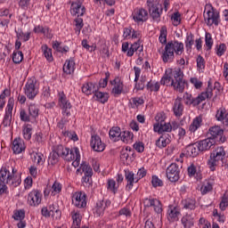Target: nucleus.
I'll use <instances>...</instances> for the list:
<instances>
[{
    "label": "nucleus",
    "mask_w": 228,
    "mask_h": 228,
    "mask_svg": "<svg viewBox=\"0 0 228 228\" xmlns=\"http://www.w3.org/2000/svg\"><path fill=\"white\" fill-rule=\"evenodd\" d=\"M184 51V44L179 41H170L168 42L164 49L163 54H162V60L164 63H170L174 61V58L175 56L174 53L177 54L178 56H181Z\"/></svg>",
    "instance_id": "nucleus-1"
},
{
    "label": "nucleus",
    "mask_w": 228,
    "mask_h": 228,
    "mask_svg": "<svg viewBox=\"0 0 228 228\" xmlns=\"http://www.w3.org/2000/svg\"><path fill=\"white\" fill-rule=\"evenodd\" d=\"M22 183L20 178H17L12 175L10 169L6 167H3L0 169V193H8V186L6 184H12L14 187L19 186Z\"/></svg>",
    "instance_id": "nucleus-2"
},
{
    "label": "nucleus",
    "mask_w": 228,
    "mask_h": 228,
    "mask_svg": "<svg viewBox=\"0 0 228 228\" xmlns=\"http://www.w3.org/2000/svg\"><path fill=\"white\" fill-rule=\"evenodd\" d=\"M169 75L171 76L172 79L171 86H173L175 92L183 94L186 86V80H184V73L183 70H181V68L169 69Z\"/></svg>",
    "instance_id": "nucleus-3"
},
{
    "label": "nucleus",
    "mask_w": 228,
    "mask_h": 228,
    "mask_svg": "<svg viewBox=\"0 0 228 228\" xmlns=\"http://www.w3.org/2000/svg\"><path fill=\"white\" fill-rule=\"evenodd\" d=\"M225 158V150L224 147H217L215 151L210 153L209 159L208 160V167L212 172H215L216 167L222 159Z\"/></svg>",
    "instance_id": "nucleus-4"
},
{
    "label": "nucleus",
    "mask_w": 228,
    "mask_h": 228,
    "mask_svg": "<svg viewBox=\"0 0 228 228\" xmlns=\"http://www.w3.org/2000/svg\"><path fill=\"white\" fill-rule=\"evenodd\" d=\"M205 12H207V15H204L205 22L208 26H218L220 22V12L213 7L211 4H207L205 5Z\"/></svg>",
    "instance_id": "nucleus-5"
},
{
    "label": "nucleus",
    "mask_w": 228,
    "mask_h": 228,
    "mask_svg": "<svg viewBox=\"0 0 228 228\" xmlns=\"http://www.w3.org/2000/svg\"><path fill=\"white\" fill-rule=\"evenodd\" d=\"M25 95L28 99H35L38 95V86L37 85V78L32 77L28 79L24 87Z\"/></svg>",
    "instance_id": "nucleus-6"
},
{
    "label": "nucleus",
    "mask_w": 228,
    "mask_h": 228,
    "mask_svg": "<svg viewBox=\"0 0 228 228\" xmlns=\"http://www.w3.org/2000/svg\"><path fill=\"white\" fill-rule=\"evenodd\" d=\"M147 4L149 7V12L151 17H152L153 20H157L159 22V19H161V13H163V7L158 2L147 1Z\"/></svg>",
    "instance_id": "nucleus-7"
},
{
    "label": "nucleus",
    "mask_w": 228,
    "mask_h": 228,
    "mask_svg": "<svg viewBox=\"0 0 228 228\" xmlns=\"http://www.w3.org/2000/svg\"><path fill=\"white\" fill-rule=\"evenodd\" d=\"M59 104L62 110V115L64 118L70 117V110L72 109V104L67 100V96L64 93H59Z\"/></svg>",
    "instance_id": "nucleus-8"
},
{
    "label": "nucleus",
    "mask_w": 228,
    "mask_h": 228,
    "mask_svg": "<svg viewBox=\"0 0 228 228\" xmlns=\"http://www.w3.org/2000/svg\"><path fill=\"white\" fill-rule=\"evenodd\" d=\"M181 170L179 169V166L175 163H172L167 168V177L171 183H177L180 179Z\"/></svg>",
    "instance_id": "nucleus-9"
},
{
    "label": "nucleus",
    "mask_w": 228,
    "mask_h": 228,
    "mask_svg": "<svg viewBox=\"0 0 228 228\" xmlns=\"http://www.w3.org/2000/svg\"><path fill=\"white\" fill-rule=\"evenodd\" d=\"M13 106H15V100L13 98H10L7 103V107L5 110V115L3 120L4 127H8L12 124V113L13 111Z\"/></svg>",
    "instance_id": "nucleus-10"
},
{
    "label": "nucleus",
    "mask_w": 228,
    "mask_h": 228,
    "mask_svg": "<svg viewBox=\"0 0 228 228\" xmlns=\"http://www.w3.org/2000/svg\"><path fill=\"white\" fill-rule=\"evenodd\" d=\"M209 134L210 136L208 138L215 140L216 143L217 142H221V143L225 142V137H224V130L218 126L210 127Z\"/></svg>",
    "instance_id": "nucleus-11"
},
{
    "label": "nucleus",
    "mask_w": 228,
    "mask_h": 228,
    "mask_svg": "<svg viewBox=\"0 0 228 228\" xmlns=\"http://www.w3.org/2000/svg\"><path fill=\"white\" fill-rule=\"evenodd\" d=\"M58 153L59 157L63 158V159H66V161H74V159L76 158L74 156V148L72 150H69V148H65L62 145H59L57 147V151H55Z\"/></svg>",
    "instance_id": "nucleus-12"
},
{
    "label": "nucleus",
    "mask_w": 228,
    "mask_h": 228,
    "mask_svg": "<svg viewBox=\"0 0 228 228\" xmlns=\"http://www.w3.org/2000/svg\"><path fill=\"white\" fill-rule=\"evenodd\" d=\"M28 202L29 206L37 207L42 202V192L38 190H34L28 193Z\"/></svg>",
    "instance_id": "nucleus-13"
},
{
    "label": "nucleus",
    "mask_w": 228,
    "mask_h": 228,
    "mask_svg": "<svg viewBox=\"0 0 228 228\" xmlns=\"http://www.w3.org/2000/svg\"><path fill=\"white\" fill-rule=\"evenodd\" d=\"M72 202L76 208H86V194L85 192H76L73 195Z\"/></svg>",
    "instance_id": "nucleus-14"
},
{
    "label": "nucleus",
    "mask_w": 228,
    "mask_h": 228,
    "mask_svg": "<svg viewBox=\"0 0 228 228\" xmlns=\"http://www.w3.org/2000/svg\"><path fill=\"white\" fill-rule=\"evenodd\" d=\"M109 206H111V201L108 200L97 201L96 206L94 208V215H96V216H102V215H104L106 208H109Z\"/></svg>",
    "instance_id": "nucleus-15"
},
{
    "label": "nucleus",
    "mask_w": 228,
    "mask_h": 228,
    "mask_svg": "<svg viewBox=\"0 0 228 228\" xmlns=\"http://www.w3.org/2000/svg\"><path fill=\"white\" fill-rule=\"evenodd\" d=\"M91 147L95 152H102L106 149V145L102 143L99 135H92L91 137Z\"/></svg>",
    "instance_id": "nucleus-16"
},
{
    "label": "nucleus",
    "mask_w": 228,
    "mask_h": 228,
    "mask_svg": "<svg viewBox=\"0 0 228 228\" xmlns=\"http://www.w3.org/2000/svg\"><path fill=\"white\" fill-rule=\"evenodd\" d=\"M71 15H77V17H83L86 13V9L80 2H75L71 4Z\"/></svg>",
    "instance_id": "nucleus-17"
},
{
    "label": "nucleus",
    "mask_w": 228,
    "mask_h": 228,
    "mask_svg": "<svg viewBox=\"0 0 228 228\" xmlns=\"http://www.w3.org/2000/svg\"><path fill=\"white\" fill-rule=\"evenodd\" d=\"M149 19V12L143 8L135 9L134 12V20L135 22H145Z\"/></svg>",
    "instance_id": "nucleus-18"
},
{
    "label": "nucleus",
    "mask_w": 228,
    "mask_h": 228,
    "mask_svg": "<svg viewBox=\"0 0 228 228\" xmlns=\"http://www.w3.org/2000/svg\"><path fill=\"white\" fill-rule=\"evenodd\" d=\"M181 216V210L177 207H169L167 209V220L169 222H178Z\"/></svg>",
    "instance_id": "nucleus-19"
},
{
    "label": "nucleus",
    "mask_w": 228,
    "mask_h": 228,
    "mask_svg": "<svg viewBox=\"0 0 228 228\" xmlns=\"http://www.w3.org/2000/svg\"><path fill=\"white\" fill-rule=\"evenodd\" d=\"M216 142L215 139H212L210 137H208L207 139H204L202 141H200L198 143L199 151L203 152L204 151H209L213 145H215Z\"/></svg>",
    "instance_id": "nucleus-20"
},
{
    "label": "nucleus",
    "mask_w": 228,
    "mask_h": 228,
    "mask_svg": "<svg viewBox=\"0 0 228 228\" xmlns=\"http://www.w3.org/2000/svg\"><path fill=\"white\" fill-rule=\"evenodd\" d=\"M144 204H146L147 208H154L155 213H161L163 208H161V202L156 199H145Z\"/></svg>",
    "instance_id": "nucleus-21"
},
{
    "label": "nucleus",
    "mask_w": 228,
    "mask_h": 228,
    "mask_svg": "<svg viewBox=\"0 0 228 228\" xmlns=\"http://www.w3.org/2000/svg\"><path fill=\"white\" fill-rule=\"evenodd\" d=\"M183 228H191L195 224V215L193 213H187L181 219Z\"/></svg>",
    "instance_id": "nucleus-22"
},
{
    "label": "nucleus",
    "mask_w": 228,
    "mask_h": 228,
    "mask_svg": "<svg viewBox=\"0 0 228 228\" xmlns=\"http://www.w3.org/2000/svg\"><path fill=\"white\" fill-rule=\"evenodd\" d=\"M12 149L14 154H20L23 151H26V145L24 144V141L20 138H16L12 142Z\"/></svg>",
    "instance_id": "nucleus-23"
},
{
    "label": "nucleus",
    "mask_w": 228,
    "mask_h": 228,
    "mask_svg": "<svg viewBox=\"0 0 228 228\" xmlns=\"http://www.w3.org/2000/svg\"><path fill=\"white\" fill-rule=\"evenodd\" d=\"M153 130L155 133H159V134H163V133H171L172 132V126L170 123H160V125H154Z\"/></svg>",
    "instance_id": "nucleus-24"
},
{
    "label": "nucleus",
    "mask_w": 228,
    "mask_h": 228,
    "mask_svg": "<svg viewBox=\"0 0 228 228\" xmlns=\"http://www.w3.org/2000/svg\"><path fill=\"white\" fill-rule=\"evenodd\" d=\"M96 90H99V87L92 82H87L82 86V92L86 95H92V94H95Z\"/></svg>",
    "instance_id": "nucleus-25"
},
{
    "label": "nucleus",
    "mask_w": 228,
    "mask_h": 228,
    "mask_svg": "<svg viewBox=\"0 0 228 228\" xmlns=\"http://www.w3.org/2000/svg\"><path fill=\"white\" fill-rule=\"evenodd\" d=\"M199 152H200V150H199V146L196 144H190L185 148V155L187 158H197Z\"/></svg>",
    "instance_id": "nucleus-26"
},
{
    "label": "nucleus",
    "mask_w": 228,
    "mask_h": 228,
    "mask_svg": "<svg viewBox=\"0 0 228 228\" xmlns=\"http://www.w3.org/2000/svg\"><path fill=\"white\" fill-rule=\"evenodd\" d=\"M125 177L126 180L127 181L126 184V190H132L133 189V183H138V178H134V173L129 170L125 171Z\"/></svg>",
    "instance_id": "nucleus-27"
},
{
    "label": "nucleus",
    "mask_w": 228,
    "mask_h": 228,
    "mask_svg": "<svg viewBox=\"0 0 228 228\" xmlns=\"http://www.w3.org/2000/svg\"><path fill=\"white\" fill-rule=\"evenodd\" d=\"M182 98H177L175 101L173 111L175 117H183V111H184V106L183 105Z\"/></svg>",
    "instance_id": "nucleus-28"
},
{
    "label": "nucleus",
    "mask_w": 228,
    "mask_h": 228,
    "mask_svg": "<svg viewBox=\"0 0 228 228\" xmlns=\"http://www.w3.org/2000/svg\"><path fill=\"white\" fill-rule=\"evenodd\" d=\"M109 134L112 142H118L122 134V130L118 126H114L110 130Z\"/></svg>",
    "instance_id": "nucleus-29"
},
{
    "label": "nucleus",
    "mask_w": 228,
    "mask_h": 228,
    "mask_svg": "<svg viewBox=\"0 0 228 228\" xmlns=\"http://www.w3.org/2000/svg\"><path fill=\"white\" fill-rule=\"evenodd\" d=\"M74 67H76V62L73 58L67 60L63 66V72L65 74H72L74 72Z\"/></svg>",
    "instance_id": "nucleus-30"
},
{
    "label": "nucleus",
    "mask_w": 228,
    "mask_h": 228,
    "mask_svg": "<svg viewBox=\"0 0 228 228\" xmlns=\"http://www.w3.org/2000/svg\"><path fill=\"white\" fill-rule=\"evenodd\" d=\"M200 126H202V117L198 116L192 120V123L190 125L189 131H191V133H195V131H197V129H199Z\"/></svg>",
    "instance_id": "nucleus-31"
},
{
    "label": "nucleus",
    "mask_w": 228,
    "mask_h": 228,
    "mask_svg": "<svg viewBox=\"0 0 228 228\" xmlns=\"http://www.w3.org/2000/svg\"><path fill=\"white\" fill-rule=\"evenodd\" d=\"M42 53L45 56V58L47 60V61H53V50L51 48L47 47V45H44L42 47Z\"/></svg>",
    "instance_id": "nucleus-32"
},
{
    "label": "nucleus",
    "mask_w": 228,
    "mask_h": 228,
    "mask_svg": "<svg viewBox=\"0 0 228 228\" xmlns=\"http://www.w3.org/2000/svg\"><path fill=\"white\" fill-rule=\"evenodd\" d=\"M94 97H96V100L99 101V102L104 104V102H108V99L110 96L107 93H102L96 90V92H94Z\"/></svg>",
    "instance_id": "nucleus-33"
},
{
    "label": "nucleus",
    "mask_w": 228,
    "mask_h": 228,
    "mask_svg": "<svg viewBox=\"0 0 228 228\" xmlns=\"http://www.w3.org/2000/svg\"><path fill=\"white\" fill-rule=\"evenodd\" d=\"M118 184L113 179H109L107 182V190L112 191V193H117L118 191Z\"/></svg>",
    "instance_id": "nucleus-34"
},
{
    "label": "nucleus",
    "mask_w": 228,
    "mask_h": 228,
    "mask_svg": "<svg viewBox=\"0 0 228 228\" xmlns=\"http://www.w3.org/2000/svg\"><path fill=\"white\" fill-rule=\"evenodd\" d=\"M28 113L31 118H37L38 117V113H40V109L36 104H30L28 106Z\"/></svg>",
    "instance_id": "nucleus-35"
},
{
    "label": "nucleus",
    "mask_w": 228,
    "mask_h": 228,
    "mask_svg": "<svg viewBox=\"0 0 228 228\" xmlns=\"http://www.w3.org/2000/svg\"><path fill=\"white\" fill-rule=\"evenodd\" d=\"M159 82L152 81L147 83L146 88L147 90H150V92H159Z\"/></svg>",
    "instance_id": "nucleus-36"
},
{
    "label": "nucleus",
    "mask_w": 228,
    "mask_h": 228,
    "mask_svg": "<svg viewBox=\"0 0 228 228\" xmlns=\"http://www.w3.org/2000/svg\"><path fill=\"white\" fill-rule=\"evenodd\" d=\"M170 143V139L165 137V136H160L157 141H156V145L159 147V149H163L167 145Z\"/></svg>",
    "instance_id": "nucleus-37"
},
{
    "label": "nucleus",
    "mask_w": 228,
    "mask_h": 228,
    "mask_svg": "<svg viewBox=\"0 0 228 228\" xmlns=\"http://www.w3.org/2000/svg\"><path fill=\"white\" fill-rule=\"evenodd\" d=\"M167 35H168V30L167 29V27L163 26L160 28V35L159 37V40L160 44H165L167 45Z\"/></svg>",
    "instance_id": "nucleus-38"
},
{
    "label": "nucleus",
    "mask_w": 228,
    "mask_h": 228,
    "mask_svg": "<svg viewBox=\"0 0 228 228\" xmlns=\"http://www.w3.org/2000/svg\"><path fill=\"white\" fill-rule=\"evenodd\" d=\"M122 90H124V84H122L120 81L115 83V86L112 88V94H114V97L120 95V94H122Z\"/></svg>",
    "instance_id": "nucleus-39"
},
{
    "label": "nucleus",
    "mask_w": 228,
    "mask_h": 228,
    "mask_svg": "<svg viewBox=\"0 0 228 228\" xmlns=\"http://www.w3.org/2000/svg\"><path fill=\"white\" fill-rule=\"evenodd\" d=\"M74 22L75 31L77 33V35H79L81 33V29H83V26H85V23H83V20L82 18H79V16L74 20Z\"/></svg>",
    "instance_id": "nucleus-40"
},
{
    "label": "nucleus",
    "mask_w": 228,
    "mask_h": 228,
    "mask_svg": "<svg viewBox=\"0 0 228 228\" xmlns=\"http://www.w3.org/2000/svg\"><path fill=\"white\" fill-rule=\"evenodd\" d=\"M73 224L71 225V228H81V215L79 213H75L72 216Z\"/></svg>",
    "instance_id": "nucleus-41"
},
{
    "label": "nucleus",
    "mask_w": 228,
    "mask_h": 228,
    "mask_svg": "<svg viewBox=\"0 0 228 228\" xmlns=\"http://www.w3.org/2000/svg\"><path fill=\"white\" fill-rule=\"evenodd\" d=\"M24 60V54H22V52L16 51L12 53V61L13 63L19 64Z\"/></svg>",
    "instance_id": "nucleus-42"
},
{
    "label": "nucleus",
    "mask_w": 228,
    "mask_h": 228,
    "mask_svg": "<svg viewBox=\"0 0 228 228\" xmlns=\"http://www.w3.org/2000/svg\"><path fill=\"white\" fill-rule=\"evenodd\" d=\"M140 49V40L138 42H134L131 45L130 48L128 49L126 55L131 57L136 53V51Z\"/></svg>",
    "instance_id": "nucleus-43"
},
{
    "label": "nucleus",
    "mask_w": 228,
    "mask_h": 228,
    "mask_svg": "<svg viewBox=\"0 0 228 228\" xmlns=\"http://www.w3.org/2000/svg\"><path fill=\"white\" fill-rule=\"evenodd\" d=\"M74 156L75 158L73 159L72 165L76 168L79 167V163L81 161V155L79 154V149L74 148Z\"/></svg>",
    "instance_id": "nucleus-44"
},
{
    "label": "nucleus",
    "mask_w": 228,
    "mask_h": 228,
    "mask_svg": "<svg viewBox=\"0 0 228 228\" xmlns=\"http://www.w3.org/2000/svg\"><path fill=\"white\" fill-rule=\"evenodd\" d=\"M160 85H166V86H172V77L170 76V73H166L161 80H160Z\"/></svg>",
    "instance_id": "nucleus-45"
},
{
    "label": "nucleus",
    "mask_w": 228,
    "mask_h": 228,
    "mask_svg": "<svg viewBox=\"0 0 228 228\" xmlns=\"http://www.w3.org/2000/svg\"><path fill=\"white\" fill-rule=\"evenodd\" d=\"M195 44V40L193 39V34L187 35L185 40V47L187 51H191V46Z\"/></svg>",
    "instance_id": "nucleus-46"
},
{
    "label": "nucleus",
    "mask_w": 228,
    "mask_h": 228,
    "mask_svg": "<svg viewBox=\"0 0 228 228\" xmlns=\"http://www.w3.org/2000/svg\"><path fill=\"white\" fill-rule=\"evenodd\" d=\"M133 133L129 132V131H124L121 132V135L119 137V140H122V142H129L131 140H133Z\"/></svg>",
    "instance_id": "nucleus-47"
},
{
    "label": "nucleus",
    "mask_w": 228,
    "mask_h": 228,
    "mask_svg": "<svg viewBox=\"0 0 228 228\" xmlns=\"http://www.w3.org/2000/svg\"><path fill=\"white\" fill-rule=\"evenodd\" d=\"M82 172H84L85 175H94V170H92V167L86 163H83L80 166Z\"/></svg>",
    "instance_id": "nucleus-48"
},
{
    "label": "nucleus",
    "mask_w": 228,
    "mask_h": 228,
    "mask_svg": "<svg viewBox=\"0 0 228 228\" xmlns=\"http://www.w3.org/2000/svg\"><path fill=\"white\" fill-rule=\"evenodd\" d=\"M60 159V156L58 155L57 151H52L50 153L48 161L51 165H56Z\"/></svg>",
    "instance_id": "nucleus-49"
},
{
    "label": "nucleus",
    "mask_w": 228,
    "mask_h": 228,
    "mask_svg": "<svg viewBox=\"0 0 228 228\" xmlns=\"http://www.w3.org/2000/svg\"><path fill=\"white\" fill-rule=\"evenodd\" d=\"M171 20L174 26L181 24V13L179 12H174L171 16Z\"/></svg>",
    "instance_id": "nucleus-50"
},
{
    "label": "nucleus",
    "mask_w": 228,
    "mask_h": 228,
    "mask_svg": "<svg viewBox=\"0 0 228 228\" xmlns=\"http://www.w3.org/2000/svg\"><path fill=\"white\" fill-rule=\"evenodd\" d=\"M25 216L26 213L24 212V210H16L14 211L12 218H14V220L22 221L24 220Z\"/></svg>",
    "instance_id": "nucleus-51"
},
{
    "label": "nucleus",
    "mask_w": 228,
    "mask_h": 228,
    "mask_svg": "<svg viewBox=\"0 0 228 228\" xmlns=\"http://www.w3.org/2000/svg\"><path fill=\"white\" fill-rule=\"evenodd\" d=\"M206 99H208V95L205 93H201L197 98L194 99V101H192V104H194V106H199V104H200L202 101H206Z\"/></svg>",
    "instance_id": "nucleus-52"
},
{
    "label": "nucleus",
    "mask_w": 228,
    "mask_h": 228,
    "mask_svg": "<svg viewBox=\"0 0 228 228\" xmlns=\"http://www.w3.org/2000/svg\"><path fill=\"white\" fill-rule=\"evenodd\" d=\"M205 44L208 47V50H211V47H213V37H211V34L206 33L205 36Z\"/></svg>",
    "instance_id": "nucleus-53"
},
{
    "label": "nucleus",
    "mask_w": 228,
    "mask_h": 228,
    "mask_svg": "<svg viewBox=\"0 0 228 228\" xmlns=\"http://www.w3.org/2000/svg\"><path fill=\"white\" fill-rule=\"evenodd\" d=\"M211 190H213V184H211L209 182H207L201 187V193L202 195H206V193H208V191H211Z\"/></svg>",
    "instance_id": "nucleus-54"
},
{
    "label": "nucleus",
    "mask_w": 228,
    "mask_h": 228,
    "mask_svg": "<svg viewBox=\"0 0 228 228\" xmlns=\"http://www.w3.org/2000/svg\"><path fill=\"white\" fill-rule=\"evenodd\" d=\"M20 118L22 122H30L31 121L30 115H28V112H26L25 110H21L20 111Z\"/></svg>",
    "instance_id": "nucleus-55"
},
{
    "label": "nucleus",
    "mask_w": 228,
    "mask_h": 228,
    "mask_svg": "<svg viewBox=\"0 0 228 228\" xmlns=\"http://www.w3.org/2000/svg\"><path fill=\"white\" fill-rule=\"evenodd\" d=\"M185 209H195V200L188 199L183 203Z\"/></svg>",
    "instance_id": "nucleus-56"
},
{
    "label": "nucleus",
    "mask_w": 228,
    "mask_h": 228,
    "mask_svg": "<svg viewBox=\"0 0 228 228\" xmlns=\"http://www.w3.org/2000/svg\"><path fill=\"white\" fill-rule=\"evenodd\" d=\"M226 110L224 108H220L216 115V120H218L219 122H222V120H224V118L225 117Z\"/></svg>",
    "instance_id": "nucleus-57"
},
{
    "label": "nucleus",
    "mask_w": 228,
    "mask_h": 228,
    "mask_svg": "<svg viewBox=\"0 0 228 228\" xmlns=\"http://www.w3.org/2000/svg\"><path fill=\"white\" fill-rule=\"evenodd\" d=\"M44 155L42 153H33V161L37 163V165H40V163H44Z\"/></svg>",
    "instance_id": "nucleus-58"
},
{
    "label": "nucleus",
    "mask_w": 228,
    "mask_h": 228,
    "mask_svg": "<svg viewBox=\"0 0 228 228\" xmlns=\"http://www.w3.org/2000/svg\"><path fill=\"white\" fill-rule=\"evenodd\" d=\"M197 67L200 70L206 69V61H204L203 56H200V55L198 56V58H197Z\"/></svg>",
    "instance_id": "nucleus-59"
},
{
    "label": "nucleus",
    "mask_w": 228,
    "mask_h": 228,
    "mask_svg": "<svg viewBox=\"0 0 228 228\" xmlns=\"http://www.w3.org/2000/svg\"><path fill=\"white\" fill-rule=\"evenodd\" d=\"M167 118V117L165 116V113L161 112V113H158L155 117V120H156V124L155 125H160L165 123V119Z\"/></svg>",
    "instance_id": "nucleus-60"
},
{
    "label": "nucleus",
    "mask_w": 228,
    "mask_h": 228,
    "mask_svg": "<svg viewBox=\"0 0 228 228\" xmlns=\"http://www.w3.org/2000/svg\"><path fill=\"white\" fill-rule=\"evenodd\" d=\"M151 184L154 188H158V186H163V181L155 175L151 178Z\"/></svg>",
    "instance_id": "nucleus-61"
},
{
    "label": "nucleus",
    "mask_w": 228,
    "mask_h": 228,
    "mask_svg": "<svg viewBox=\"0 0 228 228\" xmlns=\"http://www.w3.org/2000/svg\"><path fill=\"white\" fill-rule=\"evenodd\" d=\"M82 46L84 49H86V51H89V53H94V51L96 49L95 46H91L88 45V41L86 39L82 40Z\"/></svg>",
    "instance_id": "nucleus-62"
},
{
    "label": "nucleus",
    "mask_w": 228,
    "mask_h": 228,
    "mask_svg": "<svg viewBox=\"0 0 228 228\" xmlns=\"http://www.w3.org/2000/svg\"><path fill=\"white\" fill-rule=\"evenodd\" d=\"M134 149L137 152H143V151H145V144H143V142H135L134 144Z\"/></svg>",
    "instance_id": "nucleus-63"
},
{
    "label": "nucleus",
    "mask_w": 228,
    "mask_h": 228,
    "mask_svg": "<svg viewBox=\"0 0 228 228\" xmlns=\"http://www.w3.org/2000/svg\"><path fill=\"white\" fill-rule=\"evenodd\" d=\"M23 138L25 140H31V128L30 127H25L23 128Z\"/></svg>",
    "instance_id": "nucleus-64"
}]
</instances>
